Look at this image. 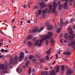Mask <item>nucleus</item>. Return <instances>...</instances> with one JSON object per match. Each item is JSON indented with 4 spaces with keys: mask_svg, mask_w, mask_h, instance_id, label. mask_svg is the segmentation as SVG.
Masks as SVG:
<instances>
[{
    "mask_svg": "<svg viewBox=\"0 0 75 75\" xmlns=\"http://www.w3.org/2000/svg\"><path fill=\"white\" fill-rule=\"evenodd\" d=\"M39 42V40H37L35 42V45L36 46L38 45V46L40 47L41 46L42 44L40 43H38Z\"/></svg>",
    "mask_w": 75,
    "mask_h": 75,
    "instance_id": "obj_11",
    "label": "nucleus"
},
{
    "mask_svg": "<svg viewBox=\"0 0 75 75\" xmlns=\"http://www.w3.org/2000/svg\"><path fill=\"white\" fill-rule=\"evenodd\" d=\"M63 22V20L62 19H61L60 20V25L61 26H63L64 25V24H65V22Z\"/></svg>",
    "mask_w": 75,
    "mask_h": 75,
    "instance_id": "obj_14",
    "label": "nucleus"
},
{
    "mask_svg": "<svg viewBox=\"0 0 75 75\" xmlns=\"http://www.w3.org/2000/svg\"><path fill=\"white\" fill-rule=\"evenodd\" d=\"M73 28L74 29H75V25H73Z\"/></svg>",
    "mask_w": 75,
    "mask_h": 75,
    "instance_id": "obj_52",
    "label": "nucleus"
},
{
    "mask_svg": "<svg viewBox=\"0 0 75 75\" xmlns=\"http://www.w3.org/2000/svg\"><path fill=\"white\" fill-rule=\"evenodd\" d=\"M4 55H2L1 56H0V58H1L3 57Z\"/></svg>",
    "mask_w": 75,
    "mask_h": 75,
    "instance_id": "obj_62",
    "label": "nucleus"
},
{
    "mask_svg": "<svg viewBox=\"0 0 75 75\" xmlns=\"http://www.w3.org/2000/svg\"><path fill=\"white\" fill-rule=\"evenodd\" d=\"M62 42V40H60V42L61 43Z\"/></svg>",
    "mask_w": 75,
    "mask_h": 75,
    "instance_id": "obj_64",
    "label": "nucleus"
},
{
    "mask_svg": "<svg viewBox=\"0 0 75 75\" xmlns=\"http://www.w3.org/2000/svg\"><path fill=\"white\" fill-rule=\"evenodd\" d=\"M69 35L67 33H65L64 35V37L66 39H68V38Z\"/></svg>",
    "mask_w": 75,
    "mask_h": 75,
    "instance_id": "obj_23",
    "label": "nucleus"
},
{
    "mask_svg": "<svg viewBox=\"0 0 75 75\" xmlns=\"http://www.w3.org/2000/svg\"><path fill=\"white\" fill-rule=\"evenodd\" d=\"M52 5H50L49 6V8L52 11Z\"/></svg>",
    "mask_w": 75,
    "mask_h": 75,
    "instance_id": "obj_31",
    "label": "nucleus"
},
{
    "mask_svg": "<svg viewBox=\"0 0 75 75\" xmlns=\"http://www.w3.org/2000/svg\"><path fill=\"white\" fill-rule=\"evenodd\" d=\"M38 29L37 28H35L32 30V32L34 33L37 32L38 31Z\"/></svg>",
    "mask_w": 75,
    "mask_h": 75,
    "instance_id": "obj_13",
    "label": "nucleus"
},
{
    "mask_svg": "<svg viewBox=\"0 0 75 75\" xmlns=\"http://www.w3.org/2000/svg\"><path fill=\"white\" fill-rule=\"evenodd\" d=\"M74 20V18H72L70 20V22L71 23H73V21Z\"/></svg>",
    "mask_w": 75,
    "mask_h": 75,
    "instance_id": "obj_38",
    "label": "nucleus"
},
{
    "mask_svg": "<svg viewBox=\"0 0 75 75\" xmlns=\"http://www.w3.org/2000/svg\"><path fill=\"white\" fill-rule=\"evenodd\" d=\"M65 69V67L64 65H62V67L61 68V69H62V71H64Z\"/></svg>",
    "mask_w": 75,
    "mask_h": 75,
    "instance_id": "obj_25",
    "label": "nucleus"
},
{
    "mask_svg": "<svg viewBox=\"0 0 75 75\" xmlns=\"http://www.w3.org/2000/svg\"><path fill=\"white\" fill-rule=\"evenodd\" d=\"M40 57H41L39 56H38L37 57V58H40Z\"/></svg>",
    "mask_w": 75,
    "mask_h": 75,
    "instance_id": "obj_59",
    "label": "nucleus"
},
{
    "mask_svg": "<svg viewBox=\"0 0 75 75\" xmlns=\"http://www.w3.org/2000/svg\"><path fill=\"white\" fill-rule=\"evenodd\" d=\"M63 54H64L66 55H67V56H68V55H70L71 54V52H63Z\"/></svg>",
    "mask_w": 75,
    "mask_h": 75,
    "instance_id": "obj_18",
    "label": "nucleus"
},
{
    "mask_svg": "<svg viewBox=\"0 0 75 75\" xmlns=\"http://www.w3.org/2000/svg\"><path fill=\"white\" fill-rule=\"evenodd\" d=\"M1 52H2V53H4V50L3 49H2L1 50Z\"/></svg>",
    "mask_w": 75,
    "mask_h": 75,
    "instance_id": "obj_40",
    "label": "nucleus"
},
{
    "mask_svg": "<svg viewBox=\"0 0 75 75\" xmlns=\"http://www.w3.org/2000/svg\"><path fill=\"white\" fill-rule=\"evenodd\" d=\"M40 61L41 62H43V59H40Z\"/></svg>",
    "mask_w": 75,
    "mask_h": 75,
    "instance_id": "obj_39",
    "label": "nucleus"
},
{
    "mask_svg": "<svg viewBox=\"0 0 75 75\" xmlns=\"http://www.w3.org/2000/svg\"><path fill=\"white\" fill-rule=\"evenodd\" d=\"M4 52H8V51L7 50H6L4 51Z\"/></svg>",
    "mask_w": 75,
    "mask_h": 75,
    "instance_id": "obj_53",
    "label": "nucleus"
},
{
    "mask_svg": "<svg viewBox=\"0 0 75 75\" xmlns=\"http://www.w3.org/2000/svg\"><path fill=\"white\" fill-rule=\"evenodd\" d=\"M49 42L48 40H46V45H47L49 43Z\"/></svg>",
    "mask_w": 75,
    "mask_h": 75,
    "instance_id": "obj_42",
    "label": "nucleus"
},
{
    "mask_svg": "<svg viewBox=\"0 0 75 75\" xmlns=\"http://www.w3.org/2000/svg\"><path fill=\"white\" fill-rule=\"evenodd\" d=\"M46 59H47L48 60L49 59V57H48V56H47L46 57Z\"/></svg>",
    "mask_w": 75,
    "mask_h": 75,
    "instance_id": "obj_47",
    "label": "nucleus"
},
{
    "mask_svg": "<svg viewBox=\"0 0 75 75\" xmlns=\"http://www.w3.org/2000/svg\"><path fill=\"white\" fill-rule=\"evenodd\" d=\"M73 73V71L71 70H68L66 73V75H71L70 74H72Z\"/></svg>",
    "mask_w": 75,
    "mask_h": 75,
    "instance_id": "obj_8",
    "label": "nucleus"
},
{
    "mask_svg": "<svg viewBox=\"0 0 75 75\" xmlns=\"http://www.w3.org/2000/svg\"><path fill=\"white\" fill-rule=\"evenodd\" d=\"M43 42V40L42 39L40 40V42Z\"/></svg>",
    "mask_w": 75,
    "mask_h": 75,
    "instance_id": "obj_50",
    "label": "nucleus"
},
{
    "mask_svg": "<svg viewBox=\"0 0 75 75\" xmlns=\"http://www.w3.org/2000/svg\"><path fill=\"white\" fill-rule=\"evenodd\" d=\"M0 33H1V34H4V33H3V32H2L1 31H0Z\"/></svg>",
    "mask_w": 75,
    "mask_h": 75,
    "instance_id": "obj_55",
    "label": "nucleus"
},
{
    "mask_svg": "<svg viewBox=\"0 0 75 75\" xmlns=\"http://www.w3.org/2000/svg\"><path fill=\"white\" fill-rule=\"evenodd\" d=\"M31 69L30 68L28 70V73L29 74H31Z\"/></svg>",
    "mask_w": 75,
    "mask_h": 75,
    "instance_id": "obj_29",
    "label": "nucleus"
},
{
    "mask_svg": "<svg viewBox=\"0 0 75 75\" xmlns=\"http://www.w3.org/2000/svg\"><path fill=\"white\" fill-rule=\"evenodd\" d=\"M44 29V28L43 27H41L40 29V30L38 31V33H40L41 31L43 30Z\"/></svg>",
    "mask_w": 75,
    "mask_h": 75,
    "instance_id": "obj_27",
    "label": "nucleus"
},
{
    "mask_svg": "<svg viewBox=\"0 0 75 75\" xmlns=\"http://www.w3.org/2000/svg\"><path fill=\"white\" fill-rule=\"evenodd\" d=\"M15 20V18H13V19L12 20H11V23H14V22Z\"/></svg>",
    "mask_w": 75,
    "mask_h": 75,
    "instance_id": "obj_35",
    "label": "nucleus"
},
{
    "mask_svg": "<svg viewBox=\"0 0 75 75\" xmlns=\"http://www.w3.org/2000/svg\"><path fill=\"white\" fill-rule=\"evenodd\" d=\"M26 7V5H25L22 6V7L24 8H25Z\"/></svg>",
    "mask_w": 75,
    "mask_h": 75,
    "instance_id": "obj_44",
    "label": "nucleus"
},
{
    "mask_svg": "<svg viewBox=\"0 0 75 75\" xmlns=\"http://www.w3.org/2000/svg\"><path fill=\"white\" fill-rule=\"evenodd\" d=\"M53 28V26L51 25H49L47 27L48 29L49 30L52 29Z\"/></svg>",
    "mask_w": 75,
    "mask_h": 75,
    "instance_id": "obj_12",
    "label": "nucleus"
},
{
    "mask_svg": "<svg viewBox=\"0 0 75 75\" xmlns=\"http://www.w3.org/2000/svg\"><path fill=\"white\" fill-rule=\"evenodd\" d=\"M52 49L50 48L46 52V53L48 54L49 53H50V51Z\"/></svg>",
    "mask_w": 75,
    "mask_h": 75,
    "instance_id": "obj_28",
    "label": "nucleus"
},
{
    "mask_svg": "<svg viewBox=\"0 0 75 75\" xmlns=\"http://www.w3.org/2000/svg\"><path fill=\"white\" fill-rule=\"evenodd\" d=\"M30 63V61H28V62H27L25 64V65H26V66L27 67H28V65L29 64V63Z\"/></svg>",
    "mask_w": 75,
    "mask_h": 75,
    "instance_id": "obj_24",
    "label": "nucleus"
},
{
    "mask_svg": "<svg viewBox=\"0 0 75 75\" xmlns=\"http://www.w3.org/2000/svg\"><path fill=\"white\" fill-rule=\"evenodd\" d=\"M36 39L35 38H33V42H34L35 41Z\"/></svg>",
    "mask_w": 75,
    "mask_h": 75,
    "instance_id": "obj_43",
    "label": "nucleus"
},
{
    "mask_svg": "<svg viewBox=\"0 0 75 75\" xmlns=\"http://www.w3.org/2000/svg\"><path fill=\"white\" fill-rule=\"evenodd\" d=\"M64 42L66 43L67 42V40H64Z\"/></svg>",
    "mask_w": 75,
    "mask_h": 75,
    "instance_id": "obj_51",
    "label": "nucleus"
},
{
    "mask_svg": "<svg viewBox=\"0 0 75 75\" xmlns=\"http://www.w3.org/2000/svg\"><path fill=\"white\" fill-rule=\"evenodd\" d=\"M69 33L70 34H72V35H70L69 36V39L70 40H72L73 39V38L75 37V34L73 33V31L72 28H69L68 29Z\"/></svg>",
    "mask_w": 75,
    "mask_h": 75,
    "instance_id": "obj_1",
    "label": "nucleus"
},
{
    "mask_svg": "<svg viewBox=\"0 0 75 75\" xmlns=\"http://www.w3.org/2000/svg\"><path fill=\"white\" fill-rule=\"evenodd\" d=\"M42 13V10L41 9H40L38 11V14L40 16L41 14V13Z\"/></svg>",
    "mask_w": 75,
    "mask_h": 75,
    "instance_id": "obj_30",
    "label": "nucleus"
},
{
    "mask_svg": "<svg viewBox=\"0 0 75 75\" xmlns=\"http://www.w3.org/2000/svg\"><path fill=\"white\" fill-rule=\"evenodd\" d=\"M40 6H41L40 8L41 9L44 8L45 6L44 5V2H41L40 4Z\"/></svg>",
    "mask_w": 75,
    "mask_h": 75,
    "instance_id": "obj_9",
    "label": "nucleus"
},
{
    "mask_svg": "<svg viewBox=\"0 0 75 75\" xmlns=\"http://www.w3.org/2000/svg\"><path fill=\"white\" fill-rule=\"evenodd\" d=\"M46 25L47 26H48V25L49 24V22H47L46 23Z\"/></svg>",
    "mask_w": 75,
    "mask_h": 75,
    "instance_id": "obj_46",
    "label": "nucleus"
},
{
    "mask_svg": "<svg viewBox=\"0 0 75 75\" xmlns=\"http://www.w3.org/2000/svg\"><path fill=\"white\" fill-rule=\"evenodd\" d=\"M69 23V21L68 20H67L66 21V23H65V24H64V26H65L67 24H68Z\"/></svg>",
    "mask_w": 75,
    "mask_h": 75,
    "instance_id": "obj_32",
    "label": "nucleus"
},
{
    "mask_svg": "<svg viewBox=\"0 0 75 75\" xmlns=\"http://www.w3.org/2000/svg\"><path fill=\"white\" fill-rule=\"evenodd\" d=\"M56 59H57L58 58V54H56Z\"/></svg>",
    "mask_w": 75,
    "mask_h": 75,
    "instance_id": "obj_45",
    "label": "nucleus"
},
{
    "mask_svg": "<svg viewBox=\"0 0 75 75\" xmlns=\"http://www.w3.org/2000/svg\"><path fill=\"white\" fill-rule=\"evenodd\" d=\"M33 38V36L31 35H29L28 36V39L29 40H30Z\"/></svg>",
    "mask_w": 75,
    "mask_h": 75,
    "instance_id": "obj_22",
    "label": "nucleus"
},
{
    "mask_svg": "<svg viewBox=\"0 0 75 75\" xmlns=\"http://www.w3.org/2000/svg\"><path fill=\"white\" fill-rule=\"evenodd\" d=\"M20 57H19V60L21 61H22L23 59V57H21V58H20Z\"/></svg>",
    "mask_w": 75,
    "mask_h": 75,
    "instance_id": "obj_33",
    "label": "nucleus"
},
{
    "mask_svg": "<svg viewBox=\"0 0 75 75\" xmlns=\"http://www.w3.org/2000/svg\"><path fill=\"white\" fill-rule=\"evenodd\" d=\"M28 60V58L27 57H25V61H26Z\"/></svg>",
    "mask_w": 75,
    "mask_h": 75,
    "instance_id": "obj_60",
    "label": "nucleus"
},
{
    "mask_svg": "<svg viewBox=\"0 0 75 75\" xmlns=\"http://www.w3.org/2000/svg\"><path fill=\"white\" fill-rule=\"evenodd\" d=\"M68 45L69 46H73L74 49H75V42L74 41H72L68 44Z\"/></svg>",
    "mask_w": 75,
    "mask_h": 75,
    "instance_id": "obj_6",
    "label": "nucleus"
},
{
    "mask_svg": "<svg viewBox=\"0 0 75 75\" xmlns=\"http://www.w3.org/2000/svg\"><path fill=\"white\" fill-rule=\"evenodd\" d=\"M33 61H36L37 60L35 59H34L32 60Z\"/></svg>",
    "mask_w": 75,
    "mask_h": 75,
    "instance_id": "obj_58",
    "label": "nucleus"
},
{
    "mask_svg": "<svg viewBox=\"0 0 75 75\" xmlns=\"http://www.w3.org/2000/svg\"><path fill=\"white\" fill-rule=\"evenodd\" d=\"M19 58L17 56H15L14 57L13 60V59L12 58H11L10 59L9 64L10 65H12L13 62H14L17 63V61L18 60Z\"/></svg>",
    "mask_w": 75,
    "mask_h": 75,
    "instance_id": "obj_3",
    "label": "nucleus"
},
{
    "mask_svg": "<svg viewBox=\"0 0 75 75\" xmlns=\"http://www.w3.org/2000/svg\"><path fill=\"white\" fill-rule=\"evenodd\" d=\"M55 62L54 61V62L52 64V65H54V64H55Z\"/></svg>",
    "mask_w": 75,
    "mask_h": 75,
    "instance_id": "obj_61",
    "label": "nucleus"
},
{
    "mask_svg": "<svg viewBox=\"0 0 75 75\" xmlns=\"http://www.w3.org/2000/svg\"><path fill=\"white\" fill-rule=\"evenodd\" d=\"M0 69H2V70H3V69H4V67L3 64H1L0 65Z\"/></svg>",
    "mask_w": 75,
    "mask_h": 75,
    "instance_id": "obj_17",
    "label": "nucleus"
},
{
    "mask_svg": "<svg viewBox=\"0 0 75 75\" xmlns=\"http://www.w3.org/2000/svg\"><path fill=\"white\" fill-rule=\"evenodd\" d=\"M33 56H31L29 57V58L30 59H31L33 58Z\"/></svg>",
    "mask_w": 75,
    "mask_h": 75,
    "instance_id": "obj_37",
    "label": "nucleus"
},
{
    "mask_svg": "<svg viewBox=\"0 0 75 75\" xmlns=\"http://www.w3.org/2000/svg\"><path fill=\"white\" fill-rule=\"evenodd\" d=\"M50 42L51 44H53L55 42V41L54 40L52 39H51Z\"/></svg>",
    "mask_w": 75,
    "mask_h": 75,
    "instance_id": "obj_26",
    "label": "nucleus"
},
{
    "mask_svg": "<svg viewBox=\"0 0 75 75\" xmlns=\"http://www.w3.org/2000/svg\"><path fill=\"white\" fill-rule=\"evenodd\" d=\"M25 20V18H21V20L22 21H23L24 20Z\"/></svg>",
    "mask_w": 75,
    "mask_h": 75,
    "instance_id": "obj_49",
    "label": "nucleus"
},
{
    "mask_svg": "<svg viewBox=\"0 0 75 75\" xmlns=\"http://www.w3.org/2000/svg\"><path fill=\"white\" fill-rule=\"evenodd\" d=\"M45 14H44V13H43L42 14V16L43 17V18H45Z\"/></svg>",
    "mask_w": 75,
    "mask_h": 75,
    "instance_id": "obj_41",
    "label": "nucleus"
},
{
    "mask_svg": "<svg viewBox=\"0 0 75 75\" xmlns=\"http://www.w3.org/2000/svg\"><path fill=\"white\" fill-rule=\"evenodd\" d=\"M48 73L46 72H44L43 73L41 72V75H47Z\"/></svg>",
    "mask_w": 75,
    "mask_h": 75,
    "instance_id": "obj_20",
    "label": "nucleus"
},
{
    "mask_svg": "<svg viewBox=\"0 0 75 75\" xmlns=\"http://www.w3.org/2000/svg\"><path fill=\"white\" fill-rule=\"evenodd\" d=\"M33 3H29L28 4V6L29 8H30L31 7V6H30V4H31Z\"/></svg>",
    "mask_w": 75,
    "mask_h": 75,
    "instance_id": "obj_36",
    "label": "nucleus"
},
{
    "mask_svg": "<svg viewBox=\"0 0 75 75\" xmlns=\"http://www.w3.org/2000/svg\"><path fill=\"white\" fill-rule=\"evenodd\" d=\"M68 2V0H65V3H64V5H63V6L62 4L59 5V10H61L62 7H63V8H64V9H67L69 7L67 5V3Z\"/></svg>",
    "mask_w": 75,
    "mask_h": 75,
    "instance_id": "obj_2",
    "label": "nucleus"
},
{
    "mask_svg": "<svg viewBox=\"0 0 75 75\" xmlns=\"http://www.w3.org/2000/svg\"><path fill=\"white\" fill-rule=\"evenodd\" d=\"M53 8L52 9V13H54L56 11L55 8L57 7V4L56 2H54L53 3Z\"/></svg>",
    "mask_w": 75,
    "mask_h": 75,
    "instance_id": "obj_5",
    "label": "nucleus"
},
{
    "mask_svg": "<svg viewBox=\"0 0 75 75\" xmlns=\"http://www.w3.org/2000/svg\"><path fill=\"white\" fill-rule=\"evenodd\" d=\"M59 66H57V67L56 68L55 70L56 72L58 73L59 71Z\"/></svg>",
    "mask_w": 75,
    "mask_h": 75,
    "instance_id": "obj_16",
    "label": "nucleus"
},
{
    "mask_svg": "<svg viewBox=\"0 0 75 75\" xmlns=\"http://www.w3.org/2000/svg\"><path fill=\"white\" fill-rule=\"evenodd\" d=\"M57 11H56V12H55V15H57Z\"/></svg>",
    "mask_w": 75,
    "mask_h": 75,
    "instance_id": "obj_63",
    "label": "nucleus"
},
{
    "mask_svg": "<svg viewBox=\"0 0 75 75\" xmlns=\"http://www.w3.org/2000/svg\"><path fill=\"white\" fill-rule=\"evenodd\" d=\"M27 44L28 45V47H30L31 46L33 45V43L32 42L29 41L28 42Z\"/></svg>",
    "mask_w": 75,
    "mask_h": 75,
    "instance_id": "obj_19",
    "label": "nucleus"
},
{
    "mask_svg": "<svg viewBox=\"0 0 75 75\" xmlns=\"http://www.w3.org/2000/svg\"><path fill=\"white\" fill-rule=\"evenodd\" d=\"M4 68L5 69L3 71L2 73L4 74H6V73L7 74L8 72V71L7 69H8V67L5 65L4 66Z\"/></svg>",
    "mask_w": 75,
    "mask_h": 75,
    "instance_id": "obj_7",
    "label": "nucleus"
},
{
    "mask_svg": "<svg viewBox=\"0 0 75 75\" xmlns=\"http://www.w3.org/2000/svg\"><path fill=\"white\" fill-rule=\"evenodd\" d=\"M48 10L47 8H45V10H43L42 11V13L43 14H46L47 13V11Z\"/></svg>",
    "mask_w": 75,
    "mask_h": 75,
    "instance_id": "obj_15",
    "label": "nucleus"
},
{
    "mask_svg": "<svg viewBox=\"0 0 75 75\" xmlns=\"http://www.w3.org/2000/svg\"><path fill=\"white\" fill-rule=\"evenodd\" d=\"M50 10H48L47 11V13L48 14H49L50 13Z\"/></svg>",
    "mask_w": 75,
    "mask_h": 75,
    "instance_id": "obj_56",
    "label": "nucleus"
},
{
    "mask_svg": "<svg viewBox=\"0 0 75 75\" xmlns=\"http://www.w3.org/2000/svg\"><path fill=\"white\" fill-rule=\"evenodd\" d=\"M24 54L23 52H21L20 54V56L19 57H20V58H21V57H24Z\"/></svg>",
    "mask_w": 75,
    "mask_h": 75,
    "instance_id": "obj_21",
    "label": "nucleus"
},
{
    "mask_svg": "<svg viewBox=\"0 0 75 75\" xmlns=\"http://www.w3.org/2000/svg\"><path fill=\"white\" fill-rule=\"evenodd\" d=\"M52 72H53V73L54 74H55V72L54 71V70H53L52 71Z\"/></svg>",
    "mask_w": 75,
    "mask_h": 75,
    "instance_id": "obj_48",
    "label": "nucleus"
},
{
    "mask_svg": "<svg viewBox=\"0 0 75 75\" xmlns=\"http://www.w3.org/2000/svg\"><path fill=\"white\" fill-rule=\"evenodd\" d=\"M3 44V43L0 42V47L1 46V45H2Z\"/></svg>",
    "mask_w": 75,
    "mask_h": 75,
    "instance_id": "obj_57",
    "label": "nucleus"
},
{
    "mask_svg": "<svg viewBox=\"0 0 75 75\" xmlns=\"http://www.w3.org/2000/svg\"><path fill=\"white\" fill-rule=\"evenodd\" d=\"M23 71V69L21 68H18L16 69V71L18 73L21 72Z\"/></svg>",
    "mask_w": 75,
    "mask_h": 75,
    "instance_id": "obj_10",
    "label": "nucleus"
},
{
    "mask_svg": "<svg viewBox=\"0 0 75 75\" xmlns=\"http://www.w3.org/2000/svg\"><path fill=\"white\" fill-rule=\"evenodd\" d=\"M48 35H45V37H42V39L45 41L47 40V39H49L51 37L52 34V32H48Z\"/></svg>",
    "mask_w": 75,
    "mask_h": 75,
    "instance_id": "obj_4",
    "label": "nucleus"
},
{
    "mask_svg": "<svg viewBox=\"0 0 75 75\" xmlns=\"http://www.w3.org/2000/svg\"><path fill=\"white\" fill-rule=\"evenodd\" d=\"M61 30V29L60 28H59L58 29V30H57V33H59L60 32V31Z\"/></svg>",
    "mask_w": 75,
    "mask_h": 75,
    "instance_id": "obj_34",
    "label": "nucleus"
},
{
    "mask_svg": "<svg viewBox=\"0 0 75 75\" xmlns=\"http://www.w3.org/2000/svg\"><path fill=\"white\" fill-rule=\"evenodd\" d=\"M25 52H26V54H28V51L26 50H25Z\"/></svg>",
    "mask_w": 75,
    "mask_h": 75,
    "instance_id": "obj_54",
    "label": "nucleus"
}]
</instances>
